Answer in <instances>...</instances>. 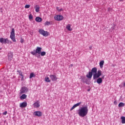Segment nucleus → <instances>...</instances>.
I'll use <instances>...</instances> for the list:
<instances>
[{
    "instance_id": "4468645a",
    "label": "nucleus",
    "mask_w": 125,
    "mask_h": 125,
    "mask_svg": "<svg viewBox=\"0 0 125 125\" xmlns=\"http://www.w3.org/2000/svg\"><path fill=\"white\" fill-rule=\"evenodd\" d=\"M82 104V103L80 102L76 104H74L72 107L71 108V109H70V111H72L73 110H74L75 109V108L79 106L81 104Z\"/></svg>"
},
{
    "instance_id": "aec40b11",
    "label": "nucleus",
    "mask_w": 125,
    "mask_h": 125,
    "mask_svg": "<svg viewBox=\"0 0 125 125\" xmlns=\"http://www.w3.org/2000/svg\"><path fill=\"white\" fill-rule=\"evenodd\" d=\"M66 28L69 31H72V29L71 28V24H68L66 25Z\"/></svg>"
},
{
    "instance_id": "423d86ee",
    "label": "nucleus",
    "mask_w": 125,
    "mask_h": 125,
    "mask_svg": "<svg viewBox=\"0 0 125 125\" xmlns=\"http://www.w3.org/2000/svg\"><path fill=\"white\" fill-rule=\"evenodd\" d=\"M15 29L14 28H12L11 32L10 38L13 42H16V40H15Z\"/></svg>"
},
{
    "instance_id": "5701e85b",
    "label": "nucleus",
    "mask_w": 125,
    "mask_h": 125,
    "mask_svg": "<svg viewBox=\"0 0 125 125\" xmlns=\"http://www.w3.org/2000/svg\"><path fill=\"white\" fill-rule=\"evenodd\" d=\"M35 8L36 11L37 12H39V10H40V6H39V5H36V6H35Z\"/></svg>"
},
{
    "instance_id": "a211bd4d",
    "label": "nucleus",
    "mask_w": 125,
    "mask_h": 125,
    "mask_svg": "<svg viewBox=\"0 0 125 125\" xmlns=\"http://www.w3.org/2000/svg\"><path fill=\"white\" fill-rule=\"evenodd\" d=\"M92 75H93V73L92 72H89L88 74L86 75V77L88 79H90L92 77Z\"/></svg>"
},
{
    "instance_id": "f704fd0d",
    "label": "nucleus",
    "mask_w": 125,
    "mask_h": 125,
    "mask_svg": "<svg viewBox=\"0 0 125 125\" xmlns=\"http://www.w3.org/2000/svg\"><path fill=\"white\" fill-rule=\"evenodd\" d=\"M21 81H23L24 80V76H21Z\"/></svg>"
},
{
    "instance_id": "39448f33",
    "label": "nucleus",
    "mask_w": 125,
    "mask_h": 125,
    "mask_svg": "<svg viewBox=\"0 0 125 125\" xmlns=\"http://www.w3.org/2000/svg\"><path fill=\"white\" fill-rule=\"evenodd\" d=\"M20 95H21L22 94H24V93H26L27 92H28V89L27 87H21V89H20Z\"/></svg>"
},
{
    "instance_id": "58836bf2",
    "label": "nucleus",
    "mask_w": 125,
    "mask_h": 125,
    "mask_svg": "<svg viewBox=\"0 0 125 125\" xmlns=\"http://www.w3.org/2000/svg\"><path fill=\"white\" fill-rule=\"evenodd\" d=\"M120 1H123L124 0H119Z\"/></svg>"
},
{
    "instance_id": "393cba45",
    "label": "nucleus",
    "mask_w": 125,
    "mask_h": 125,
    "mask_svg": "<svg viewBox=\"0 0 125 125\" xmlns=\"http://www.w3.org/2000/svg\"><path fill=\"white\" fill-rule=\"evenodd\" d=\"M125 106V104L123 103H120L119 104V107H124Z\"/></svg>"
},
{
    "instance_id": "72a5a7b5",
    "label": "nucleus",
    "mask_w": 125,
    "mask_h": 125,
    "mask_svg": "<svg viewBox=\"0 0 125 125\" xmlns=\"http://www.w3.org/2000/svg\"><path fill=\"white\" fill-rule=\"evenodd\" d=\"M114 105H117V101H114Z\"/></svg>"
},
{
    "instance_id": "0eeeda50",
    "label": "nucleus",
    "mask_w": 125,
    "mask_h": 125,
    "mask_svg": "<svg viewBox=\"0 0 125 125\" xmlns=\"http://www.w3.org/2000/svg\"><path fill=\"white\" fill-rule=\"evenodd\" d=\"M0 42L2 44H6V43H9V40L7 39H4L3 38H0Z\"/></svg>"
},
{
    "instance_id": "b1692460",
    "label": "nucleus",
    "mask_w": 125,
    "mask_h": 125,
    "mask_svg": "<svg viewBox=\"0 0 125 125\" xmlns=\"http://www.w3.org/2000/svg\"><path fill=\"white\" fill-rule=\"evenodd\" d=\"M45 81L47 83H50L51 80L49 79V78L48 77H46L45 78Z\"/></svg>"
},
{
    "instance_id": "e433bc0d",
    "label": "nucleus",
    "mask_w": 125,
    "mask_h": 125,
    "mask_svg": "<svg viewBox=\"0 0 125 125\" xmlns=\"http://www.w3.org/2000/svg\"><path fill=\"white\" fill-rule=\"evenodd\" d=\"M89 48H90V49L91 50V49L92 48V46L89 47Z\"/></svg>"
},
{
    "instance_id": "f257e3e1",
    "label": "nucleus",
    "mask_w": 125,
    "mask_h": 125,
    "mask_svg": "<svg viewBox=\"0 0 125 125\" xmlns=\"http://www.w3.org/2000/svg\"><path fill=\"white\" fill-rule=\"evenodd\" d=\"M87 113H88V108L87 106H83L78 109V114L81 117H84L87 115Z\"/></svg>"
},
{
    "instance_id": "6ab92c4d",
    "label": "nucleus",
    "mask_w": 125,
    "mask_h": 125,
    "mask_svg": "<svg viewBox=\"0 0 125 125\" xmlns=\"http://www.w3.org/2000/svg\"><path fill=\"white\" fill-rule=\"evenodd\" d=\"M36 21L38 22H42V19L41 18H40L39 17H36Z\"/></svg>"
},
{
    "instance_id": "473e14b6",
    "label": "nucleus",
    "mask_w": 125,
    "mask_h": 125,
    "mask_svg": "<svg viewBox=\"0 0 125 125\" xmlns=\"http://www.w3.org/2000/svg\"><path fill=\"white\" fill-rule=\"evenodd\" d=\"M7 114V112L5 111L4 113H3V115H6Z\"/></svg>"
},
{
    "instance_id": "2f4dec72",
    "label": "nucleus",
    "mask_w": 125,
    "mask_h": 125,
    "mask_svg": "<svg viewBox=\"0 0 125 125\" xmlns=\"http://www.w3.org/2000/svg\"><path fill=\"white\" fill-rule=\"evenodd\" d=\"M24 42V40L23 39H21V40H20V42L23 43Z\"/></svg>"
},
{
    "instance_id": "a878e982",
    "label": "nucleus",
    "mask_w": 125,
    "mask_h": 125,
    "mask_svg": "<svg viewBox=\"0 0 125 125\" xmlns=\"http://www.w3.org/2000/svg\"><path fill=\"white\" fill-rule=\"evenodd\" d=\"M40 54H41V56H44L46 55V52L44 51L41 52Z\"/></svg>"
},
{
    "instance_id": "f3484780",
    "label": "nucleus",
    "mask_w": 125,
    "mask_h": 125,
    "mask_svg": "<svg viewBox=\"0 0 125 125\" xmlns=\"http://www.w3.org/2000/svg\"><path fill=\"white\" fill-rule=\"evenodd\" d=\"M27 96L25 94H22V96H20V99L21 100H24L27 98Z\"/></svg>"
},
{
    "instance_id": "2eb2a0df",
    "label": "nucleus",
    "mask_w": 125,
    "mask_h": 125,
    "mask_svg": "<svg viewBox=\"0 0 125 125\" xmlns=\"http://www.w3.org/2000/svg\"><path fill=\"white\" fill-rule=\"evenodd\" d=\"M50 77L52 81H57L58 78H57V76L54 75H50Z\"/></svg>"
},
{
    "instance_id": "9d476101",
    "label": "nucleus",
    "mask_w": 125,
    "mask_h": 125,
    "mask_svg": "<svg viewBox=\"0 0 125 125\" xmlns=\"http://www.w3.org/2000/svg\"><path fill=\"white\" fill-rule=\"evenodd\" d=\"M8 60L11 61L13 60V52H10L8 53Z\"/></svg>"
},
{
    "instance_id": "c85d7f7f",
    "label": "nucleus",
    "mask_w": 125,
    "mask_h": 125,
    "mask_svg": "<svg viewBox=\"0 0 125 125\" xmlns=\"http://www.w3.org/2000/svg\"><path fill=\"white\" fill-rule=\"evenodd\" d=\"M29 19L30 20H32L33 19V16L31 14L29 15Z\"/></svg>"
},
{
    "instance_id": "c756f323",
    "label": "nucleus",
    "mask_w": 125,
    "mask_h": 125,
    "mask_svg": "<svg viewBox=\"0 0 125 125\" xmlns=\"http://www.w3.org/2000/svg\"><path fill=\"white\" fill-rule=\"evenodd\" d=\"M30 5H26L25 6V8H29Z\"/></svg>"
},
{
    "instance_id": "a19ab883",
    "label": "nucleus",
    "mask_w": 125,
    "mask_h": 125,
    "mask_svg": "<svg viewBox=\"0 0 125 125\" xmlns=\"http://www.w3.org/2000/svg\"><path fill=\"white\" fill-rule=\"evenodd\" d=\"M90 89H88V90H87V91H90Z\"/></svg>"
},
{
    "instance_id": "c9c22d12",
    "label": "nucleus",
    "mask_w": 125,
    "mask_h": 125,
    "mask_svg": "<svg viewBox=\"0 0 125 125\" xmlns=\"http://www.w3.org/2000/svg\"><path fill=\"white\" fill-rule=\"evenodd\" d=\"M73 66V65L72 64H71L70 65V67H72Z\"/></svg>"
},
{
    "instance_id": "ddd939ff",
    "label": "nucleus",
    "mask_w": 125,
    "mask_h": 125,
    "mask_svg": "<svg viewBox=\"0 0 125 125\" xmlns=\"http://www.w3.org/2000/svg\"><path fill=\"white\" fill-rule=\"evenodd\" d=\"M27 103L26 102H23L20 104V107L21 108H25L27 107Z\"/></svg>"
},
{
    "instance_id": "4c0bfd02",
    "label": "nucleus",
    "mask_w": 125,
    "mask_h": 125,
    "mask_svg": "<svg viewBox=\"0 0 125 125\" xmlns=\"http://www.w3.org/2000/svg\"><path fill=\"white\" fill-rule=\"evenodd\" d=\"M111 10V8H108V11H110Z\"/></svg>"
},
{
    "instance_id": "dca6fc26",
    "label": "nucleus",
    "mask_w": 125,
    "mask_h": 125,
    "mask_svg": "<svg viewBox=\"0 0 125 125\" xmlns=\"http://www.w3.org/2000/svg\"><path fill=\"white\" fill-rule=\"evenodd\" d=\"M104 62V60H102V61H101V62H99L100 68H103Z\"/></svg>"
},
{
    "instance_id": "f8f14e48",
    "label": "nucleus",
    "mask_w": 125,
    "mask_h": 125,
    "mask_svg": "<svg viewBox=\"0 0 125 125\" xmlns=\"http://www.w3.org/2000/svg\"><path fill=\"white\" fill-rule=\"evenodd\" d=\"M33 106L34 108H39L40 106V102L37 101L35 103L33 104Z\"/></svg>"
},
{
    "instance_id": "f03ea898",
    "label": "nucleus",
    "mask_w": 125,
    "mask_h": 125,
    "mask_svg": "<svg viewBox=\"0 0 125 125\" xmlns=\"http://www.w3.org/2000/svg\"><path fill=\"white\" fill-rule=\"evenodd\" d=\"M90 72L94 74V75H93V79L94 80L97 79L102 75V71L99 70L97 72V68L96 67L92 68L91 72Z\"/></svg>"
},
{
    "instance_id": "ea45409f",
    "label": "nucleus",
    "mask_w": 125,
    "mask_h": 125,
    "mask_svg": "<svg viewBox=\"0 0 125 125\" xmlns=\"http://www.w3.org/2000/svg\"><path fill=\"white\" fill-rule=\"evenodd\" d=\"M124 86H125V83H124Z\"/></svg>"
},
{
    "instance_id": "9b49d317",
    "label": "nucleus",
    "mask_w": 125,
    "mask_h": 125,
    "mask_svg": "<svg viewBox=\"0 0 125 125\" xmlns=\"http://www.w3.org/2000/svg\"><path fill=\"white\" fill-rule=\"evenodd\" d=\"M104 76H103L102 78L99 77L98 78H97L98 79L97 80V83L98 84L102 83V82H103L102 79H104Z\"/></svg>"
},
{
    "instance_id": "20e7f679",
    "label": "nucleus",
    "mask_w": 125,
    "mask_h": 125,
    "mask_svg": "<svg viewBox=\"0 0 125 125\" xmlns=\"http://www.w3.org/2000/svg\"><path fill=\"white\" fill-rule=\"evenodd\" d=\"M39 33L43 37H48L49 35V33L47 31H44L43 29H41L39 30Z\"/></svg>"
},
{
    "instance_id": "bb28decb",
    "label": "nucleus",
    "mask_w": 125,
    "mask_h": 125,
    "mask_svg": "<svg viewBox=\"0 0 125 125\" xmlns=\"http://www.w3.org/2000/svg\"><path fill=\"white\" fill-rule=\"evenodd\" d=\"M18 72L19 73V74L20 76L23 77L24 75H23L22 72L21 71H18Z\"/></svg>"
},
{
    "instance_id": "1a4fd4ad",
    "label": "nucleus",
    "mask_w": 125,
    "mask_h": 125,
    "mask_svg": "<svg viewBox=\"0 0 125 125\" xmlns=\"http://www.w3.org/2000/svg\"><path fill=\"white\" fill-rule=\"evenodd\" d=\"M33 115L36 116H37V117H42V112H40V111H36V112H34L33 113Z\"/></svg>"
},
{
    "instance_id": "412c9836",
    "label": "nucleus",
    "mask_w": 125,
    "mask_h": 125,
    "mask_svg": "<svg viewBox=\"0 0 125 125\" xmlns=\"http://www.w3.org/2000/svg\"><path fill=\"white\" fill-rule=\"evenodd\" d=\"M36 75L33 72H31L30 74L29 78L31 79L33 77H35Z\"/></svg>"
},
{
    "instance_id": "4be33fe9",
    "label": "nucleus",
    "mask_w": 125,
    "mask_h": 125,
    "mask_svg": "<svg viewBox=\"0 0 125 125\" xmlns=\"http://www.w3.org/2000/svg\"><path fill=\"white\" fill-rule=\"evenodd\" d=\"M121 123L122 124H125V116H122L121 117Z\"/></svg>"
},
{
    "instance_id": "7ed1b4c3",
    "label": "nucleus",
    "mask_w": 125,
    "mask_h": 125,
    "mask_svg": "<svg viewBox=\"0 0 125 125\" xmlns=\"http://www.w3.org/2000/svg\"><path fill=\"white\" fill-rule=\"evenodd\" d=\"M42 48L41 47H37L35 52L31 51V54L32 55H36L37 54H40L42 52Z\"/></svg>"
},
{
    "instance_id": "cd10ccee",
    "label": "nucleus",
    "mask_w": 125,
    "mask_h": 125,
    "mask_svg": "<svg viewBox=\"0 0 125 125\" xmlns=\"http://www.w3.org/2000/svg\"><path fill=\"white\" fill-rule=\"evenodd\" d=\"M50 24V21H45L44 25H49V24Z\"/></svg>"
},
{
    "instance_id": "7c9ffc66",
    "label": "nucleus",
    "mask_w": 125,
    "mask_h": 125,
    "mask_svg": "<svg viewBox=\"0 0 125 125\" xmlns=\"http://www.w3.org/2000/svg\"><path fill=\"white\" fill-rule=\"evenodd\" d=\"M56 8H57V10H58V11H62L63 10L62 9H58L59 8L58 7H56Z\"/></svg>"
},
{
    "instance_id": "6e6552de",
    "label": "nucleus",
    "mask_w": 125,
    "mask_h": 125,
    "mask_svg": "<svg viewBox=\"0 0 125 125\" xmlns=\"http://www.w3.org/2000/svg\"><path fill=\"white\" fill-rule=\"evenodd\" d=\"M54 19L56 21H61L63 20V17L62 15H57L54 17Z\"/></svg>"
}]
</instances>
